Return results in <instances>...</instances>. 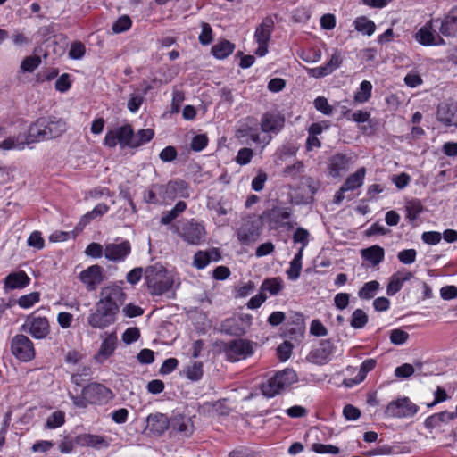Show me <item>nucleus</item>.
<instances>
[{
    "mask_svg": "<svg viewBox=\"0 0 457 457\" xmlns=\"http://www.w3.org/2000/svg\"><path fill=\"white\" fill-rule=\"evenodd\" d=\"M30 278L23 270L12 272L4 280V290L22 289L30 284Z\"/></svg>",
    "mask_w": 457,
    "mask_h": 457,
    "instance_id": "26",
    "label": "nucleus"
},
{
    "mask_svg": "<svg viewBox=\"0 0 457 457\" xmlns=\"http://www.w3.org/2000/svg\"><path fill=\"white\" fill-rule=\"evenodd\" d=\"M372 92V84L368 80H363L360 84L359 89L354 94V101L360 104L366 103L370 100Z\"/></svg>",
    "mask_w": 457,
    "mask_h": 457,
    "instance_id": "43",
    "label": "nucleus"
},
{
    "mask_svg": "<svg viewBox=\"0 0 457 457\" xmlns=\"http://www.w3.org/2000/svg\"><path fill=\"white\" fill-rule=\"evenodd\" d=\"M284 287L283 280L277 277L266 278L262 283L260 289L262 293H269L270 295H277Z\"/></svg>",
    "mask_w": 457,
    "mask_h": 457,
    "instance_id": "40",
    "label": "nucleus"
},
{
    "mask_svg": "<svg viewBox=\"0 0 457 457\" xmlns=\"http://www.w3.org/2000/svg\"><path fill=\"white\" fill-rule=\"evenodd\" d=\"M272 378L273 383L278 387L279 393L297 381V375L295 371L291 369H285L278 371L272 376Z\"/></svg>",
    "mask_w": 457,
    "mask_h": 457,
    "instance_id": "32",
    "label": "nucleus"
},
{
    "mask_svg": "<svg viewBox=\"0 0 457 457\" xmlns=\"http://www.w3.org/2000/svg\"><path fill=\"white\" fill-rule=\"evenodd\" d=\"M132 26V21L128 15L120 16L112 27L113 33L120 34L129 30Z\"/></svg>",
    "mask_w": 457,
    "mask_h": 457,
    "instance_id": "53",
    "label": "nucleus"
},
{
    "mask_svg": "<svg viewBox=\"0 0 457 457\" xmlns=\"http://www.w3.org/2000/svg\"><path fill=\"white\" fill-rule=\"evenodd\" d=\"M39 64H40L39 57L28 56L21 62V70L23 72H32L38 67Z\"/></svg>",
    "mask_w": 457,
    "mask_h": 457,
    "instance_id": "58",
    "label": "nucleus"
},
{
    "mask_svg": "<svg viewBox=\"0 0 457 457\" xmlns=\"http://www.w3.org/2000/svg\"><path fill=\"white\" fill-rule=\"evenodd\" d=\"M438 120L447 126H457V105L443 104L438 107Z\"/></svg>",
    "mask_w": 457,
    "mask_h": 457,
    "instance_id": "33",
    "label": "nucleus"
},
{
    "mask_svg": "<svg viewBox=\"0 0 457 457\" xmlns=\"http://www.w3.org/2000/svg\"><path fill=\"white\" fill-rule=\"evenodd\" d=\"M76 442L81 446H90L96 449L107 448L110 445L106 437L93 434L79 435L76 437Z\"/></svg>",
    "mask_w": 457,
    "mask_h": 457,
    "instance_id": "31",
    "label": "nucleus"
},
{
    "mask_svg": "<svg viewBox=\"0 0 457 457\" xmlns=\"http://www.w3.org/2000/svg\"><path fill=\"white\" fill-rule=\"evenodd\" d=\"M389 337L392 344L401 345L407 342L409 334L401 328H395L390 331Z\"/></svg>",
    "mask_w": 457,
    "mask_h": 457,
    "instance_id": "55",
    "label": "nucleus"
},
{
    "mask_svg": "<svg viewBox=\"0 0 457 457\" xmlns=\"http://www.w3.org/2000/svg\"><path fill=\"white\" fill-rule=\"evenodd\" d=\"M299 57L307 63H315L320 61L322 57L321 51L319 49L302 50L298 53Z\"/></svg>",
    "mask_w": 457,
    "mask_h": 457,
    "instance_id": "51",
    "label": "nucleus"
},
{
    "mask_svg": "<svg viewBox=\"0 0 457 457\" xmlns=\"http://www.w3.org/2000/svg\"><path fill=\"white\" fill-rule=\"evenodd\" d=\"M79 278L88 291H94L104 281V269L98 264L91 265L82 270Z\"/></svg>",
    "mask_w": 457,
    "mask_h": 457,
    "instance_id": "19",
    "label": "nucleus"
},
{
    "mask_svg": "<svg viewBox=\"0 0 457 457\" xmlns=\"http://www.w3.org/2000/svg\"><path fill=\"white\" fill-rule=\"evenodd\" d=\"M336 352V346L330 340H323L318 347L310 352L307 359L310 362L317 365H325L331 361Z\"/></svg>",
    "mask_w": 457,
    "mask_h": 457,
    "instance_id": "17",
    "label": "nucleus"
},
{
    "mask_svg": "<svg viewBox=\"0 0 457 457\" xmlns=\"http://www.w3.org/2000/svg\"><path fill=\"white\" fill-rule=\"evenodd\" d=\"M22 329L33 338L42 340L50 334V323L46 317L32 313L27 317Z\"/></svg>",
    "mask_w": 457,
    "mask_h": 457,
    "instance_id": "6",
    "label": "nucleus"
},
{
    "mask_svg": "<svg viewBox=\"0 0 457 457\" xmlns=\"http://www.w3.org/2000/svg\"><path fill=\"white\" fill-rule=\"evenodd\" d=\"M303 255V253L297 252L293 260L290 262V267L287 271L289 279L296 280L300 277Z\"/></svg>",
    "mask_w": 457,
    "mask_h": 457,
    "instance_id": "45",
    "label": "nucleus"
},
{
    "mask_svg": "<svg viewBox=\"0 0 457 457\" xmlns=\"http://www.w3.org/2000/svg\"><path fill=\"white\" fill-rule=\"evenodd\" d=\"M111 391L104 385L91 383L82 389L80 395L69 394L73 404L78 408H86L89 404H101L111 399Z\"/></svg>",
    "mask_w": 457,
    "mask_h": 457,
    "instance_id": "3",
    "label": "nucleus"
},
{
    "mask_svg": "<svg viewBox=\"0 0 457 457\" xmlns=\"http://www.w3.org/2000/svg\"><path fill=\"white\" fill-rule=\"evenodd\" d=\"M212 254L218 255L216 251H198L194 256L193 265L198 270L204 269L212 260H218L217 258H212Z\"/></svg>",
    "mask_w": 457,
    "mask_h": 457,
    "instance_id": "41",
    "label": "nucleus"
},
{
    "mask_svg": "<svg viewBox=\"0 0 457 457\" xmlns=\"http://www.w3.org/2000/svg\"><path fill=\"white\" fill-rule=\"evenodd\" d=\"M363 260L368 262L371 266L378 265L385 258V251L379 245H372L361 251Z\"/></svg>",
    "mask_w": 457,
    "mask_h": 457,
    "instance_id": "35",
    "label": "nucleus"
},
{
    "mask_svg": "<svg viewBox=\"0 0 457 457\" xmlns=\"http://www.w3.org/2000/svg\"><path fill=\"white\" fill-rule=\"evenodd\" d=\"M201 33L199 35V42L204 45H209L212 40V30L211 26L208 23H202L201 25Z\"/></svg>",
    "mask_w": 457,
    "mask_h": 457,
    "instance_id": "63",
    "label": "nucleus"
},
{
    "mask_svg": "<svg viewBox=\"0 0 457 457\" xmlns=\"http://www.w3.org/2000/svg\"><path fill=\"white\" fill-rule=\"evenodd\" d=\"M187 208V204L183 201H179L175 206L166 213H164L161 219V222L163 225L170 224L180 213H182Z\"/></svg>",
    "mask_w": 457,
    "mask_h": 457,
    "instance_id": "44",
    "label": "nucleus"
},
{
    "mask_svg": "<svg viewBox=\"0 0 457 457\" xmlns=\"http://www.w3.org/2000/svg\"><path fill=\"white\" fill-rule=\"evenodd\" d=\"M291 210L288 207L277 206L264 212L267 222L271 228H293L294 225L288 220L291 217Z\"/></svg>",
    "mask_w": 457,
    "mask_h": 457,
    "instance_id": "13",
    "label": "nucleus"
},
{
    "mask_svg": "<svg viewBox=\"0 0 457 457\" xmlns=\"http://www.w3.org/2000/svg\"><path fill=\"white\" fill-rule=\"evenodd\" d=\"M203 363L200 361H192L185 368L187 378L192 381H198L203 377Z\"/></svg>",
    "mask_w": 457,
    "mask_h": 457,
    "instance_id": "48",
    "label": "nucleus"
},
{
    "mask_svg": "<svg viewBox=\"0 0 457 457\" xmlns=\"http://www.w3.org/2000/svg\"><path fill=\"white\" fill-rule=\"evenodd\" d=\"M256 286L254 282L249 280L247 282L241 283L237 286L236 290V295L237 297H246L253 293Z\"/></svg>",
    "mask_w": 457,
    "mask_h": 457,
    "instance_id": "60",
    "label": "nucleus"
},
{
    "mask_svg": "<svg viewBox=\"0 0 457 457\" xmlns=\"http://www.w3.org/2000/svg\"><path fill=\"white\" fill-rule=\"evenodd\" d=\"M109 211V206L106 205L105 204H98L96 206H95V208L87 212L83 217H82V221L85 220V222H87L91 220H94L97 217H100V216H103L104 214H105L107 212Z\"/></svg>",
    "mask_w": 457,
    "mask_h": 457,
    "instance_id": "54",
    "label": "nucleus"
},
{
    "mask_svg": "<svg viewBox=\"0 0 457 457\" xmlns=\"http://www.w3.org/2000/svg\"><path fill=\"white\" fill-rule=\"evenodd\" d=\"M419 407L408 397H402L390 402L385 414L390 418H410L418 412Z\"/></svg>",
    "mask_w": 457,
    "mask_h": 457,
    "instance_id": "8",
    "label": "nucleus"
},
{
    "mask_svg": "<svg viewBox=\"0 0 457 457\" xmlns=\"http://www.w3.org/2000/svg\"><path fill=\"white\" fill-rule=\"evenodd\" d=\"M116 313L96 303V311L87 317V323L94 328H105L115 321Z\"/></svg>",
    "mask_w": 457,
    "mask_h": 457,
    "instance_id": "18",
    "label": "nucleus"
},
{
    "mask_svg": "<svg viewBox=\"0 0 457 457\" xmlns=\"http://www.w3.org/2000/svg\"><path fill=\"white\" fill-rule=\"evenodd\" d=\"M253 156V150L248 147H244L238 151L235 158V162L239 165H246L251 162Z\"/></svg>",
    "mask_w": 457,
    "mask_h": 457,
    "instance_id": "59",
    "label": "nucleus"
},
{
    "mask_svg": "<svg viewBox=\"0 0 457 457\" xmlns=\"http://www.w3.org/2000/svg\"><path fill=\"white\" fill-rule=\"evenodd\" d=\"M272 29V19L265 18L255 29L254 39L258 44L255 54L261 57L264 56L268 53V43L270 39Z\"/></svg>",
    "mask_w": 457,
    "mask_h": 457,
    "instance_id": "15",
    "label": "nucleus"
},
{
    "mask_svg": "<svg viewBox=\"0 0 457 457\" xmlns=\"http://www.w3.org/2000/svg\"><path fill=\"white\" fill-rule=\"evenodd\" d=\"M104 144L111 148L116 146L118 144L121 148H135L136 144L133 142V129L131 126L125 125L108 131L105 135Z\"/></svg>",
    "mask_w": 457,
    "mask_h": 457,
    "instance_id": "7",
    "label": "nucleus"
},
{
    "mask_svg": "<svg viewBox=\"0 0 457 457\" xmlns=\"http://www.w3.org/2000/svg\"><path fill=\"white\" fill-rule=\"evenodd\" d=\"M145 276L148 289L154 295H162L171 290L176 283L179 284L175 272L170 271L159 264L148 267Z\"/></svg>",
    "mask_w": 457,
    "mask_h": 457,
    "instance_id": "2",
    "label": "nucleus"
},
{
    "mask_svg": "<svg viewBox=\"0 0 457 457\" xmlns=\"http://www.w3.org/2000/svg\"><path fill=\"white\" fill-rule=\"evenodd\" d=\"M159 194L162 195L163 201L174 200L176 198H187L189 196L187 184L180 179L170 181L165 186L157 187Z\"/></svg>",
    "mask_w": 457,
    "mask_h": 457,
    "instance_id": "16",
    "label": "nucleus"
},
{
    "mask_svg": "<svg viewBox=\"0 0 457 457\" xmlns=\"http://www.w3.org/2000/svg\"><path fill=\"white\" fill-rule=\"evenodd\" d=\"M84 253L88 257L98 259L104 255V249L98 243H90Z\"/></svg>",
    "mask_w": 457,
    "mask_h": 457,
    "instance_id": "61",
    "label": "nucleus"
},
{
    "mask_svg": "<svg viewBox=\"0 0 457 457\" xmlns=\"http://www.w3.org/2000/svg\"><path fill=\"white\" fill-rule=\"evenodd\" d=\"M354 29L366 36H371L376 30V24L366 16H359L353 21Z\"/></svg>",
    "mask_w": 457,
    "mask_h": 457,
    "instance_id": "38",
    "label": "nucleus"
},
{
    "mask_svg": "<svg viewBox=\"0 0 457 457\" xmlns=\"http://www.w3.org/2000/svg\"><path fill=\"white\" fill-rule=\"evenodd\" d=\"M293 241L295 244H300L301 246L298 252L303 253V250L308 245L310 241V233L303 228H297L293 234Z\"/></svg>",
    "mask_w": 457,
    "mask_h": 457,
    "instance_id": "49",
    "label": "nucleus"
},
{
    "mask_svg": "<svg viewBox=\"0 0 457 457\" xmlns=\"http://www.w3.org/2000/svg\"><path fill=\"white\" fill-rule=\"evenodd\" d=\"M366 176V169L359 168L355 172L349 175L340 188L335 193L334 204H340L345 198V193L353 191L362 187Z\"/></svg>",
    "mask_w": 457,
    "mask_h": 457,
    "instance_id": "11",
    "label": "nucleus"
},
{
    "mask_svg": "<svg viewBox=\"0 0 457 457\" xmlns=\"http://www.w3.org/2000/svg\"><path fill=\"white\" fill-rule=\"evenodd\" d=\"M412 276V273L406 270H401L393 274L390 277V280L386 287V294L390 296L395 295L402 289L403 284L409 281Z\"/></svg>",
    "mask_w": 457,
    "mask_h": 457,
    "instance_id": "29",
    "label": "nucleus"
},
{
    "mask_svg": "<svg viewBox=\"0 0 457 457\" xmlns=\"http://www.w3.org/2000/svg\"><path fill=\"white\" fill-rule=\"evenodd\" d=\"M170 428L183 437H189L195 431V426L190 417L177 414L170 419Z\"/></svg>",
    "mask_w": 457,
    "mask_h": 457,
    "instance_id": "24",
    "label": "nucleus"
},
{
    "mask_svg": "<svg viewBox=\"0 0 457 457\" xmlns=\"http://www.w3.org/2000/svg\"><path fill=\"white\" fill-rule=\"evenodd\" d=\"M306 72L310 77L316 79L322 78L332 73L327 64L315 68H306Z\"/></svg>",
    "mask_w": 457,
    "mask_h": 457,
    "instance_id": "64",
    "label": "nucleus"
},
{
    "mask_svg": "<svg viewBox=\"0 0 457 457\" xmlns=\"http://www.w3.org/2000/svg\"><path fill=\"white\" fill-rule=\"evenodd\" d=\"M154 132L151 129H140L137 134L133 133V142L135 147H138L147 142H149L154 137Z\"/></svg>",
    "mask_w": 457,
    "mask_h": 457,
    "instance_id": "52",
    "label": "nucleus"
},
{
    "mask_svg": "<svg viewBox=\"0 0 457 457\" xmlns=\"http://www.w3.org/2000/svg\"><path fill=\"white\" fill-rule=\"evenodd\" d=\"M67 130L66 121L55 116L40 117L29 127L30 142L38 143L61 137Z\"/></svg>",
    "mask_w": 457,
    "mask_h": 457,
    "instance_id": "1",
    "label": "nucleus"
},
{
    "mask_svg": "<svg viewBox=\"0 0 457 457\" xmlns=\"http://www.w3.org/2000/svg\"><path fill=\"white\" fill-rule=\"evenodd\" d=\"M39 292H31L20 296L16 303L22 309H29L40 301Z\"/></svg>",
    "mask_w": 457,
    "mask_h": 457,
    "instance_id": "47",
    "label": "nucleus"
},
{
    "mask_svg": "<svg viewBox=\"0 0 457 457\" xmlns=\"http://www.w3.org/2000/svg\"><path fill=\"white\" fill-rule=\"evenodd\" d=\"M131 253V245L124 240L120 243H110L104 247V257L111 262H123Z\"/></svg>",
    "mask_w": 457,
    "mask_h": 457,
    "instance_id": "21",
    "label": "nucleus"
},
{
    "mask_svg": "<svg viewBox=\"0 0 457 457\" xmlns=\"http://www.w3.org/2000/svg\"><path fill=\"white\" fill-rule=\"evenodd\" d=\"M85 53V45L81 42L76 41L71 45V48L69 50V57L73 60H80L84 57Z\"/></svg>",
    "mask_w": 457,
    "mask_h": 457,
    "instance_id": "56",
    "label": "nucleus"
},
{
    "mask_svg": "<svg viewBox=\"0 0 457 457\" xmlns=\"http://www.w3.org/2000/svg\"><path fill=\"white\" fill-rule=\"evenodd\" d=\"M29 138V132L27 134L19 133L18 135L10 136L0 142V149L4 151L17 150L21 151L26 145L33 144Z\"/></svg>",
    "mask_w": 457,
    "mask_h": 457,
    "instance_id": "27",
    "label": "nucleus"
},
{
    "mask_svg": "<svg viewBox=\"0 0 457 457\" xmlns=\"http://www.w3.org/2000/svg\"><path fill=\"white\" fill-rule=\"evenodd\" d=\"M367 323L368 315L366 314V312L361 309L354 310L350 320L351 327L356 329H360L364 328Z\"/></svg>",
    "mask_w": 457,
    "mask_h": 457,
    "instance_id": "50",
    "label": "nucleus"
},
{
    "mask_svg": "<svg viewBox=\"0 0 457 457\" xmlns=\"http://www.w3.org/2000/svg\"><path fill=\"white\" fill-rule=\"evenodd\" d=\"M284 116L278 112H267L261 119V129L263 133L278 134L284 127Z\"/></svg>",
    "mask_w": 457,
    "mask_h": 457,
    "instance_id": "23",
    "label": "nucleus"
},
{
    "mask_svg": "<svg viewBox=\"0 0 457 457\" xmlns=\"http://www.w3.org/2000/svg\"><path fill=\"white\" fill-rule=\"evenodd\" d=\"M376 363L377 362L374 359L365 360L361 363L357 375L353 378L344 379L343 385L345 387L351 388V387H353L354 386L361 383L365 379L367 374L375 368Z\"/></svg>",
    "mask_w": 457,
    "mask_h": 457,
    "instance_id": "30",
    "label": "nucleus"
},
{
    "mask_svg": "<svg viewBox=\"0 0 457 457\" xmlns=\"http://www.w3.org/2000/svg\"><path fill=\"white\" fill-rule=\"evenodd\" d=\"M380 288V284L377 280L366 282L358 291V296L362 300L373 298Z\"/></svg>",
    "mask_w": 457,
    "mask_h": 457,
    "instance_id": "42",
    "label": "nucleus"
},
{
    "mask_svg": "<svg viewBox=\"0 0 457 457\" xmlns=\"http://www.w3.org/2000/svg\"><path fill=\"white\" fill-rule=\"evenodd\" d=\"M314 107L320 112L326 115H330L333 112L332 106L328 104L327 98L323 96H318L314 100Z\"/></svg>",
    "mask_w": 457,
    "mask_h": 457,
    "instance_id": "62",
    "label": "nucleus"
},
{
    "mask_svg": "<svg viewBox=\"0 0 457 457\" xmlns=\"http://www.w3.org/2000/svg\"><path fill=\"white\" fill-rule=\"evenodd\" d=\"M205 228L194 219L186 220L179 228V235L190 245H200L205 239Z\"/></svg>",
    "mask_w": 457,
    "mask_h": 457,
    "instance_id": "9",
    "label": "nucleus"
},
{
    "mask_svg": "<svg viewBox=\"0 0 457 457\" xmlns=\"http://www.w3.org/2000/svg\"><path fill=\"white\" fill-rule=\"evenodd\" d=\"M405 210L407 219L411 221H414L422 212L423 205L420 200L414 199L406 203Z\"/></svg>",
    "mask_w": 457,
    "mask_h": 457,
    "instance_id": "46",
    "label": "nucleus"
},
{
    "mask_svg": "<svg viewBox=\"0 0 457 457\" xmlns=\"http://www.w3.org/2000/svg\"><path fill=\"white\" fill-rule=\"evenodd\" d=\"M227 359L230 361L245 360L253 353V344L245 339H235L225 347Z\"/></svg>",
    "mask_w": 457,
    "mask_h": 457,
    "instance_id": "12",
    "label": "nucleus"
},
{
    "mask_svg": "<svg viewBox=\"0 0 457 457\" xmlns=\"http://www.w3.org/2000/svg\"><path fill=\"white\" fill-rule=\"evenodd\" d=\"M125 294L118 286H108L102 288L100 292V299L98 304L106 307L117 313L119 308L123 304Z\"/></svg>",
    "mask_w": 457,
    "mask_h": 457,
    "instance_id": "10",
    "label": "nucleus"
},
{
    "mask_svg": "<svg viewBox=\"0 0 457 457\" xmlns=\"http://www.w3.org/2000/svg\"><path fill=\"white\" fill-rule=\"evenodd\" d=\"M236 136L237 138H244L247 137L254 144H263L264 145H267L271 140L270 136L265 135L261 137L258 129L256 127H251L248 124H242L237 130Z\"/></svg>",
    "mask_w": 457,
    "mask_h": 457,
    "instance_id": "28",
    "label": "nucleus"
},
{
    "mask_svg": "<svg viewBox=\"0 0 457 457\" xmlns=\"http://www.w3.org/2000/svg\"><path fill=\"white\" fill-rule=\"evenodd\" d=\"M100 338L101 345L94 360L97 363H104L114 353L118 345V337L116 332H105L100 336Z\"/></svg>",
    "mask_w": 457,
    "mask_h": 457,
    "instance_id": "14",
    "label": "nucleus"
},
{
    "mask_svg": "<svg viewBox=\"0 0 457 457\" xmlns=\"http://www.w3.org/2000/svg\"><path fill=\"white\" fill-rule=\"evenodd\" d=\"M235 46L228 40H221L215 44L212 48L213 56L217 59H225L234 51Z\"/></svg>",
    "mask_w": 457,
    "mask_h": 457,
    "instance_id": "39",
    "label": "nucleus"
},
{
    "mask_svg": "<svg viewBox=\"0 0 457 457\" xmlns=\"http://www.w3.org/2000/svg\"><path fill=\"white\" fill-rule=\"evenodd\" d=\"M262 233V221L256 217H246L242 220L239 228L237 229V237L243 245H249L255 243Z\"/></svg>",
    "mask_w": 457,
    "mask_h": 457,
    "instance_id": "4",
    "label": "nucleus"
},
{
    "mask_svg": "<svg viewBox=\"0 0 457 457\" xmlns=\"http://www.w3.org/2000/svg\"><path fill=\"white\" fill-rule=\"evenodd\" d=\"M146 422L149 431L158 436L163 434L169 428H170V420L166 414L162 413L148 415Z\"/></svg>",
    "mask_w": 457,
    "mask_h": 457,
    "instance_id": "25",
    "label": "nucleus"
},
{
    "mask_svg": "<svg viewBox=\"0 0 457 457\" xmlns=\"http://www.w3.org/2000/svg\"><path fill=\"white\" fill-rule=\"evenodd\" d=\"M352 163L351 157L341 154H335L328 162V175L332 178H339L349 170Z\"/></svg>",
    "mask_w": 457,
    "mask_h": 457,
    "instance_id": "22",
    "label": "nucleus"
},
{
    "mask_svg": "<svg viewBox=\"0 0 457 457\" xmlns=\"http://www.w3.org/2000/svg\"><path fill=\"white\" fill-rule=\"evenodd\" d=\"M455 418L454 412L441 411L435 413L425 420V426L428 428H439L443 424H447Z\"/></svg>",
    "mask_w": 457,
    "mask_h": 457,
    "instance_id": "36",
    "label": "nucleus"
},
{
    "mask_svg": "<svg viewBox=\"0 0 457 457\" xmlns=\"http://www.w3.org/2000/svg\"><path fill=\"white\" fill-rule=\"evenodd\" d=\"M66 421V413L61 410L51 412L45 420L44 428L54 430L61 428Z\"/></svg>",
    "mask_w": 457,
    "mask_h": 457,
    "instance_id": "37",
    "label": "nucleus"
},
{
    "mask_svg": "<svg viewBox=\"0 0 457 457\" xmlns=\"http://www.w3.org/2000/svg\"><path fill=\"white\" fill-rule=\"evenodd\" d=\"M11 352L21 361L28 362L35 358L33 342L25 335H15L11 340Z\"/></svg>",
    "mask_w": 457,
    "mask_h": 457,
    "instance_id": "5",
    "label": "nucleus"
},
{
    "mask_svg": "<svg viewBox=\"0 0 457 457\" xmlns=\"http://www.w3.org/2000/svg\"><path fill=\"white\" fill-rule=\"evenodd\" d=\"M261 390L263 395L269 398L274 397L276 395L279 394L278 387L273 383L272 377L262 384Z\"/></svg>",
    "mask_w": 457,
    "mask_h": 457,
    "instance_id": "57",
    "label": "nucleus"
},
{
    "mask_svg": "<svg viewBox=\"0 0 457 457\" xmlns=\"http://www.w3.org/2000/svg\"><path fill=\"white\" fill-rule=\"evenodd\" d=\"M440 32L446 37H454L457 35V6L451 9L444 18Z\"/></svg>",
    "mask_w": 457,
    "mask_h": 457,
    "instance_id": "34",
    "label": "nucleus"
},
{
    "mask_svg": "<svg viewBox=\"0 0 457 457\" xmlns=\"http://www.w3.org/2000/svg\"><path fill=\"white\" fill-rule=\"evenodd\" d=\"M415 39L419 44L425 46L445 45V40L433 27L432 21H428L416 32Z\"/></svg>",
    "mask_w": 457,
    "mask_h": 457,
    "instance_id": "20",
    "label": "nucleus"
}]
</instances>
